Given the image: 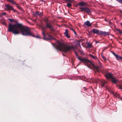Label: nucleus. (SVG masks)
<instances>
[{"label":"nucleus","mask_w":122,"mask_h":122,"mask_svg":"<svg viewBox=\"0 0 122 122\" xmlns=\"http://www.w3.org/2000/svg\"><path fill=\"white\" fill-rule=\"evenodd\" d=\"M98 64H99V66H96L99 69V71H97V70L96 69H95V68H94L95 70H94V71L95 72H99L100 71V68H102V65L101 63L100 62V61H98Z\"/></svg>","instance_id":"f8f14e48"},{"label":"nucleus","mask_w":122,"mask_h":122,"mask_svg":"<svg viewBox=\"0 0 122 122\" xmlns=\"http://www.w3.org/2000/svg\"><path fill=\"white\" fill-rule=\"evenodd\" d=\"M117 0L120 2V3H122V0Z\"/></svg>","instance_id":"c756f323"},{"label":"nucleus","mask_w":122,"mask_h":122,"mask_svg":"<svg viewBox=\"0 0 122 122\" xmlns=\"http://www.w3.org/2000/svg\"><path fill=\"white\" fill-rule=\"evenodd\" d=\"M81 54H84L83 53V52H81Z\"/></svg>","instance_id":"e433bc0d"},{"label":"nucleus","mask_w":122,"mask_h":122,"mask_svg":"<svg viewBox=\"0 0 122 122\" xmlns=\"http://www.w3.org/2000/svg\"><path fill=\"white\" fill-rule=\"evenodd\" d=\"M1 14L3 15H5L6 14V13L5 12H2Z\"/></svg>","instance_id":"7c9ffc66"},{"label":"nucleus","mask_w":122,"mask_h":122,"mask_svg":"<svg viewBox=\"0 0 122 122\" xmlns=\"http://www.w3.org/2000/svg\"><path fill=\"white\" fill-rule=\"evenodd\" d=\"M120 12L122 14V11L120 10Z\"/></svg>","instance_id":"ea45409f"},{"label":"nucleus","mask_w":122,"mask_h":122,"mask_svg":"<svg viewBox=\"0 0 122 122\" xmlns=\"http://www.w3.org/2000/svg\"><path fill=\"white\" fill-rule=\"evenodd\" d=\"M65 2L66 3L67 2H73V0H64Z\"/></svg>","instance_id":"6ab92c4d"},{"label":"nucleus","mask_w":122,"mask_h":122,"mask_svg":"<svg viewBox=\"0 0 122 122\" xmlns=\"http://www.w3.org/2000/svg\"><path fill=\"white\" fill-rule=\"evenodd\" d=\"M109 32H104L102 31H101L100 35H102L104 36H106L109 35Z\"/></svg>","instance_id":"ddd939ff"},{"label":"nucleus","mask_w":122,"mask_h":122,"mask_svg":"<svg viewBox=\"0 0 122 122\" xmlns=\"http://www.w3.org/2000/svg\"><path fill=\"white\" fill-rule=\"evenodd\" d=\"M94 34H96L100 35L101 31L99 30L96 29H93L91 31Z\"/></svg>","instance_id":"9b49d317"},{"label":"nucleus","mask_w":122,"mask_h":122,"mask_svg":"<svg viewBox=\"0 0 122 122\" xmlns=\"http://www.w3.org/2000/svg\"><path fill=\"white\" fill-rule=\"evenodd\" d=\"M8 20H9L10 22H14V20L13 19H8Z\"/></svg>","instance_id":"393cba45"},{"label":"nucleus","mask_w":122,"mask_h":122,"mask_svg":"<svg viewBox=\"0 0 122 122\" xmlns=\"http://www.w3.org/2000/svg\"><path fill=\"white\" fill-rule=\"evenodd\" d=\"M116 30L117 32H118L119 33H120L121 34H122V31L121 30H120L118 29H117Z\"/></svg>","instance_id":"5701e85b"},{"label":"nucleus","mask_w":122,"mask_h":122,"mask_svg":"<svg viewBox=\"0 0 122 122\" xmlns=\"http://www.w3.org/2000/svg\"><path fill=\"white\" fill-rule=\"evenodd\" d=\"M105 76L106 78L108 79H111L113 76L111 73L108 72L106 73L105 74Z\"/></svg>","instance_id":"1a4fd4ad"},{"label":"nucleus","mask_w":122,"mask_h":122,"mask_svg":"<svg viewBox=\"0 0 122 122\" xmlns=\"http://www.w3.org/2000/svg\"><path fill=\"white\" fill-rule=\"evenodd\" d=\"M86 78V77H85V76H82V78L83 79H84V78Z\"/></svg>","instance_id":"c9c22d12"},{"label":"nucleus","mask_w":122,"mask_h":122,"mask_svg":"<svg viewBox=\"0 0 122 122\" xmlns=\"http://www.w3.org/2000/svg\"><path fill=\"white\" fill-rule=\"evenodd\" d=\"M7 0L8 1H10V0Z\"/></svg>","instance_id":"37998d69"},{"label":"nucleus","mask_w":122,"mask_h":122,"mask_svg":"<svg viewBox=\"0 0 122 122\" xmlns=\"http://www.w3.org/2000/svg\"><path fill=\"white\" fill-rule=\"evenodd\" d=\"M86 5V3L84 2H81L78 4V5L80 6H85Z\"/></svg>","instance_id":"a211bd4d"},{"label":"nucleus","mask_w":122,"mask_h":122,"mask_svg":"<svg viewBox=\"0 0 122 122\" xmlns=\"http://www.w3.org/2000/svg\"><path fill=\"white\" fill-rule=\"evenodd\" d=\"M87 47H88L91 48L92 47L91 44H87Z\"/></svg>","instance_id":"c85d7f7f"},{"label":"nucleus","mask_w":122,"mask_h":122,"mask_svg":"<svg viewBox=\"0 0 122 122\" xmlns=\"http://www.w3.org/2000/svg\"><path fill=\"white\" fill-rule=\"evenodd\" d=\"M38 15L40 16H41L42 15L43 13L41 12H39L37 14Z\"/></svg>","instance_id":"b1692460"},{"label":"nucleus","mask_w":122,"mask_h":122,"mask_svg":"<svg viewBox=\"0 0 122 122\" xmlns=\"http://www.w3.org/2000/svg\"><path fill=\"white\" fill-rule=\"evenodd\" d=\"M101 86L102 87H104L105 85L107 83V82L104 80H102L101 81Z\"/></svg>","instance_id":"dca6fc26"},{"label":"nucleus","mask_w":122,"mask_h":122,"mask_svg":"<svg viewBox=\"0 0 122 122\" xmlns=\"http://www.w3.org/2000/svg\"><path fill=\"white\" fill-rule=\"evenodd\" d=\"M7 31L12 32L14 34H18L20 33L18 29L20 30L22 34L25 36H30L35 37V36L31 33L30 30L26 26H23L21 24L16 23L14 25L9 24Z\"/></svg>","instance_id":"f257e3e1"},{"label":"nucleus","mask_w":122,"mask_h":122,"mask_svg":"<svg viewBox=\"0 0 122 122\" xmlns=\"http://www.w3.org/2000/svg\"><path fill=\"white\" fill-rule=\"evenodd\" d=\"M79 9L81 10V11H85L88 14H89L91 13L92 11L89 8L87 7H84L82 8H79Z\"/></svg>","instance_id":"423d86ee"},{"label":"nucleus","mask_w":122,"mask_h":122,"mask_svg":"<svg viewBox=\"0 0 122 122\" xmlns=\"http://www.w3.org/2000/svg\"><path fill=\"white\" fill-rule=\"evenodd\" d=\"M12 4H16L15 2L13 0H10V1Z\"/></svg>","instance_id":"a878e982"},{"label":"nucleus","mask_w":122,"mask_h":122,"mask_svg":"<svg viewBox=\"0 0 122 122\" xmlns=\"http://www.w3.org/2000/svg\"><path fill=\"white\" fill-rule=\"evenodd\" d=\"M89 56L94 59H97V58L96 56H94L91 54H90Z\"/></svg>","instance_id":"aec40b11"},{"label":"nucleus","mask_w":122,"mask_h":122,"mask_svg":"<svg viewBox=\"0 0 122 122\" xmlns=\"http://www.w3.org/2000/svg\"><path fill=\"white\" fill-rule=\"evenodd\" d=\"M55 48L59 51H62L66 53L69 52L70 50L73 48V47L70 45H67L59 43L58 44L54 46Z\"/></svg>","instance_id":"f03ea898"},{"label":"nucleus","mask_w":122,"mask_h":122,"mask_svg":"<svg viewBox=\"0 0 122 122\" xmlns=\"http://www.w3.org/2000/svg\"><path fill=\"white\" fill-rule=\"evenodd\" d=\"M71 30L73 32L75 31L72 28H71Z\"/></svg>","instance_id":"72a5a7b5"},{"label":"nucleus","mask_w":122,"mask_h":122,"mask_svg":"<svg viewBox=\"0 0 122 122\" xmlns=\"http://www.w3.org/2000/svg\"><path fill=\"white\" fill-rule=\"evenodd\" d=\"M112 53L115 56L116 59L117 60H122V56L118 55L116 54L114 51L112 52Z\"/></svg>","instance_id":"9d476101"},{"label":"nucleus","mask_w":122,"mask_h":122,"mask_svg":"<svg viewBox=\"0 0 122 122\" xmlns=\"http://www.w3.org/2000/svg\"><path fill=\"white\" fill-rule=\"evenodd\" d=\"M99 43V42L98 41H97L96 42V43H97V44L98 43Z\"/></svg>","instance_id":"58836bf2"},{"label":"nucleus","mask_w":122,"mask_h":122,"mask_svg":"<svg viewBox=\"0 0 122 122\" xmlns=\"http://www.w3.org/2000/svg\"><path fill=\"white\" fill-rule=\"evenodd\" d=\"M75 54H76V56H77V53L76 52H75Z\"/></svg>","instance_id":"4c0bfd02"},{"label":"nucleus","mask_w":122,"mask_h":122,"mask_svg":"<svg viewBox=\"0 0 122 122\" xmlns=\"http://www.w3.org/2000/svg\"><path fill=\"white\" fill-rule=\"evenodd\" d=\"M73 32H74V34H75V35H76V32H75V30Z\"/></svg>","instance_id":"f704fd0d"},{"label":"nucleus","mask_w":122,"mask_h":122,"mask_svg":"<svg viewBox=\"0 0 122 122\" xmlns=\"http://www.w3.org/2000/svg\"><path fill=\"white\" fill-rule=\"evenodd\" d=\"M86 79V81L85 80H84V81L91 83L92 82L94 83H97L99 80V79H93V78L92 79L90 78H89L88 79Z\"/></svg>","instance_id":"0eeeda50"},{"label":"nucleus","mask_w":122,"mask_h":122,"mask_svg":"<svg viewBox=\"0 0 122 122\" xmlns=\"http://www.w3.org/2000/svg\"><path fill=\"white\" fill-rule=\"evenodd\" d=\"M77 58L82 62L85 64L90 69H91V68L89 65H92L94 68L96 69L97 71H99V69L97 67L94 65L91 61L89 60L87 58L77 56Z\"/></svg>","instance_id":"7ed1b4c3"},{"label":"nucleus","mask_w":122,"mask_h":122,"mask_svg":"<svg viewBox=\"0 0 122 122\" xmlns=\"http://www.w3.org/2000/svg\"><path fill=\"white\" fill-rule=\"evenodd\" d=\"M5 8L6 9V10H13L14 12L16 11L11 6H10L9 5H5Z\"/></svg>","instance_id":"6e6552de"},{"label":"nucleus","mask_w":122,"mask_h":122,"mask_svg":"<svg viewBox=\"0 0 122 122\" xmlns=\"http://www.w3.org/2000/svg\"><path fill=\"white\" fill-rule=\"evenodd\" d=\"M65 36L67 38H69L70 37V36L68 35V31L67 30H65V31L64 33Z\"/></svg>","instance_id":"2eb2a0df"},{"label":"nucleus","mask_w":122,"mask_h":122,"mask_svg":"<svg viewBox=\"0 0 122 122\" xmlns=\"http://www.w3.org/2000/svg\"><path fill=\"white\" fill-rule=\"evenodd\" d=\"M120 88L122 89V85L120 86H119Z\"/></svg>","instance_id":"473e14b6"},{"label":"nucleus","mask_w":122,"mask_h":122,"mask_svg":"<svg viewBox=\"0 0 122 122\" xmlns=\"http://www.w3.org/2000/svg\"><path fill=\"white\" fill-rule=\"evenodd\" d=\"M102 58L105 61H106L107 60V59L104 56L102 55Z\"/></svg>","instance_id":"bb28decb"},{"label":"nucleus","mask_w":122,"mask_h":122,"mask_svg":"<svg viewBox=\"0 0 122 122\" xmlns=\"http://www.w3.org/2000/svg\"><path fill=\"white\" fill-rule=\"evenodd\" d=\"M42 34L43 35V38L44 40H51L55 39L51 35H46V34L45 31L46 30V28H47L46 26L44 27L42 26Z\"/></svg>","instance_id":"20e7f679"},{"label":"nucleus","mask_w":122,"mask_h":122,"mask_svg":"<svg viewBox=\"0 0 122 122\" xmlns=\"http://www.w3.org/2000/svg\"><path fill=\"white\" fill-rule=\"evenodd\" d=\"M71 2H69L67 3L66 5L68 7H70L71 6H72V4H71Z\"/></svg>","instance_id":"4be33fe9"},{"label":"nucleus","mask_w":122,"mask_h":122,"mask_svg":"<svg viewBox=\"0 0 122 122\" xmlns=\"http://www.w3.org/2000/svg\"><path fill=\"white\" fill-rule=\"evenodd\" d=\"M120 24L122 26V23H120Z\"/></svg>","instance_id":"79ce46f5"},{"label":"nucleus","mask_w":122,"mask_h":122,"mask_svg":"<svg viewBox=\"0 0 122 122\" xmlns=\"http://www.w3.org/2000/svg\"><path fill=\"white\" fill-rule=\"evenodd\" d=\"M83 88L84 90L85 91H86L87 90V89L86 87H83Z\"/></svg>","instance_id":"2f4dec72"},{"label":"nucleus","mask_w":122,"mask_h":122,"mask_svg":"<svg viewBox=\"0 0 122 122\" xmlns=\"http://www.w3.org/2000/svg\"><path fill=\"white\" fill-rule=\"evenodd\" d=\"M36 37H37V38H39V36H36Z\"/></svg>","instance_id":"a19ab883"},{"label":"nucleus","mask_w":122,"mask_h":122,"mask_svg":"<svg viewBox=\"0 0 122 122\" xmlns=\"http://www.w3.org/2000/svg\"><path fill=\"white\" fill-rule=\"evenodd\" d=\"M38 13V11H36V12L34 13L33 14V15L35 17H37L38 16L37 14Z\"/></svg>","instance_id":"412c9836"},{"label":"nucleus","mask_w":122,"mask_h":122,"mask_svg":"<svg viewBox=\"0 0 122 122\" xmlns=\"http://www.w3.org/2000/svg\"><path fill=\"white\" fill-rule=\"evenodd\" d=\"M2 23V24L3 25H5L6 26V23L5 22V21H2L1 22Z\"/></svg>","instance_id":"cd10ccee"},{"label":"nucleus","mask_w":122,"mask_h":122,"mask_svg":"<svg viewBox=\"0 0 122 122\" xmlns=\"http://www.w3.org/2000/svg\"><path fill=\"white\" fill-rule=\"evenodd\" d=\"M91 24L90 23L89 21H87L84 23L83 26L85 27H86V25L87 27H89L91 26Z\"/></svg>","instance_id":"4468645a"},{"label":"nucleus","mask_w":122,"mask_h":122,"mask_svg":"<svg viewBox=\"0 0 122 122\" xmlns=\"http://www.w3.org/2000/svg\"><path fill=\"white\" fill-rule=\"evenodd\" d=\"M111 79L112 82L115 83H116L117 81V80L113 76Z\"/></svg>","instance_id":"f3484780"},{"label":"nucleus","mask_w":122,"mask_h":122,"mask_svg":"<svg viewBox=\"0 0 122 122\" xmlns=\"http://www.w3.org/2000/svg\"><path fill=\"white\" fill-rule=\"evenodd\" d=\"M43 20L46 24V27L47 28H50L51 31H53L54 30V29L53 28V26L50 24L48 23L49 21L48 18L45 17L44 18Z\"/></svg>","instance_id":"39448f33"}]
</instances>
